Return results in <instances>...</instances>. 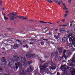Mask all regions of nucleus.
Listing matches in <instances>:
<instances>
[{"label": "nucleus", "instance_id": "nucleus-21", "mask_svg": "<svg viewBox=\"0 0 75 75\" xmlns=\"http://www.w3.org/2000/svg\"><path fill=\"white\" fill-rule=\"evenodd\" d=\"M63 57L66 60H67V56H66V55H63Z\"/></svg>", "mask_w": 75, "mask_h": 75}, {"label": "nucleus", "instance_id": "nucleus-34", "mask_svg": "<svg viewBox=\"0 0 75 75\" xmlns=\"http://www.w3.org/2000/svg\"><path fill=\"white\" fill-rule=\"evenodd\" d=\"M55 54L56 55H58V52H56L55 53Z\"/></svg>", "mask_w": 75, "mask_h": 75}, {"label": "nucleus", "instance_id": "nucleus-27", "mask_svg": "<svg viewBox=\"0 0 75 75\" xmlns=\"http://www.w3.org/2000/svg\"><path fill=\"white\" fill-rule=\"evenodd\" d=\"M51 55L52 57H52H53L54 56V53L53 52L52 53Z\"/></svg>", "mask_w": 75, "mask_h": 75}, {"label": "nucleus", "instance_id": "nucleus-49", "mask_svg": "<svg viewBox=\"0 0 75 75\" xmlns=\"http://www.w3.org/2000/svg\"><path fill=\"white\" fill-rule=\"evenodd\" d=\"M0 71H2L3 69H2V68H0Z\"/></svg>", "mask_w": 75, "mask_h": 75}, {"label": "nucleus", "instance_id": "nucleus-4", "mask_svg": "<svg viewBox=\"0 0 75 75\" xmlns=\"http://www.w3.org/2000/svg\"><path fill=\"white\" fill-rule=\"evenodd\" d=\"M21 62H23V61H24V62H23V66H24V67L26 66L27 64H26V62H27V61H26L25 58L24 57H21Z\"/></svg>", "mask_w": 75, "mask_h": 75}, {"label": "nucleus", "instance_id": "nucleus-41", "mask_svg": "<svg viewBox=\"0 0 75 75\" xmlns=\"http://www.w3.org/2000/svg\"><path fill=\"white\" fill-rule=\"evenodd\" d=\"M57 75H60V74H59V72H57Z\"/></svg>", "mask_w": 75, "mask_h": 75}, {"label": "nucleus", "instance_id": "nucleus-9", "mask_svg": "<svg viewBox=\"0 0 75 75\" xmlns=\"http://www.w3.org/2000/svg\"><path fill=\"white\" fill-rule=\"evenodd\" d=\"M13 58L14 59L16 60V61H19L20 59L19 57H18L16 55V54L13 55Z\"/></svg>", "mask_w": 75, "mask_h": 75}, {"label": "nucleus", "instance_id": "nucleus-14", "mask_svg": "<svg viewBox=\"0 0 75 75\" xmlns=\"http://www.w3.org/2000/svg\"><path fill=\"white\" fill-rule=\"evenodd\" d=\"M62 48L60 47H59L58 48H57V49L59 51V52H60L61 53V52H62Z\"/></svg>", "mask_w": 75, "mask_h": 75}, {"label": "nucleus", "instance_id": "nucleus-13", "mask_svg": "<svg viewBox=\"0 0 75 75\" xmlns=\"http://www.w3.org/2000/svg\"><path fill=\"white\" fill-rule=\"evenodd\" d=\"M67 37H64L62 39V42H65L67 40Z\"/></svg>", "mask_w": 75, "mask_h": 75}, {"label": "nucleus", "instance_id": "nucleus-62", "mask_svg": "<svg viewBox=\"0 0 75 75\" xmlns=\"http://www.w3.org/2000/svg\"><path fill=\"white\" fill-rule=\"evenodd\" d=\"M19 45H22V44H21V43H20V44H19Z\"/></svg>", "mask_w": 75, "mask_h": 75}, {"label": "nucleus", "instance_id": "nucleus-38", "mask_svg": "<svg viewBox=\"0 0 75 75\" xmlns=\"http://www.w3.org/2000/svg\"><path fill=\"white\" fill-rule=\"evenodd\" d=\"M63 57V56L62 57H60V60H61V59H64V58Z\"/></svg>", "mask_w": 75, "mask_h": 75}, {"label": "nucleus", "instance_id": "nucleus-10", "mask_svg": "<svg viewBox=\"0 0 75 75\" xmlns=\"http://www.w3.org/2000/svg\"><path fill=\"white\" fill-rule=\"evenodd\" d=\"M67 55H68V56H70V55H71L72 54V53L71 51L68 50L67 52Z\"/></svg>", "mask_w": 75, "mask_h": 75}, {"label": "nucleus", "instance_id": "nucleus-22", "mask_svg": "<svg viewBox=\"0 0 75 75\" xmlns=\"http://www.w3.org/2000/svg\"><path fill=\"white\" fill-rule=\"evenodd\" d=\"M67 25L68 24L67 23H66L64 24V25H61V26H62V27H65L66 26H67Z\"/></svg>", "mask_w": 75, "mask_h": 75}, {"label": "nucleus", "instance_id": "nucleus-20", "mask_svg": "<svg viewBox=\"0 0 75 75\" xmlns=\"http://www.w3.org/2000/svg\"><path fill=\"white\" fill-rule=\"evenodd\" d=\"M74 38V36H72L71 37H70V38L69 39V40L70 41H71L72 40V38Z\"/></svg>", "mask_w": 75, "mask_h": 75}, {"label": "nucleus", "instance_id": "nucleus-59", "mask_svg": "<svg viewBox=\"0 0 75 75\" xmlns=\"http://www.w3.org/2000/svg\"><path fill=\"white\" fill-rule=\"evenodd\" d=\"M23 47H24V48H25V45H23Z\"/></svg>", "mask_w": 75, "mask_h": 75}, {"label": "nucleus", "instance_id": "nucleus-23", "mask_svg": "<svg viewBox=\"0 0 75 75\" xmlns=\"http://www.w3.org/2000/svg\"><path fill=\"white\" fill-rule=\"evenodd\" d=\"M4 19L5 20H8V18L7 17H6V16H4Z\"/></svg>", "mask_w": 75, "mask_h": 75}, {"label": "nucleus", "instance_id": "nucleus-16", "mask_svg": "<svg viewBox=\"0 0 75 75\" xmlns=\"http://www.w3.org/2000/svg\"><path fill=\"white\" fill-rule=\"evenodd\" d=\"M18 45L17 44H15L14 46H13V48L14 49H16L17 48H18Z\"/></svg>", "mask_w": 75, "mask_h": 75}, {"label": "nucleus", "instance_id": "nucleus-57", "mask_svg": "<svg viewBox=\"0 0 75 75\" xmlns=\"http://www.w3.org/2000/svg\"><path fill=\"white\" fill-rule=\"evenodd\" d=\"M45 58H48V57H46V56H45Z\"/></svg>", "mask_w": 75, "mask_h": 75}, {"label": "nucleus", "instance_id": "nucleus-54", "mask_svg": "<svg viewBox=\"0 0 75 75\" xmlns=\"http://www.w3.org/2000/svg\"><path fill=\"white\" fill-rule=\"evenodd\" d=\"M33 44V42H30V44Z\"/></svg>", "mask_w": 75, "mask_h": 75}, {"label": "nucleus", "instance_id": "nucleus-26", "mask_svg": "<svg viewBox=\"0 0 75 75\" xmlns=\"http://www.w3.org/2000/svg\"><path fill=\"white\" fill-rule=\"evenodd\" d=\"M74 21H72V22H71V24L70 25V27H72V22H74Z\"/></svg>", "mask_w": 75, "mask_h": 75}, {"label": "nucleus", "instance_id": "nucleus-18", "mask_svg": "<svg viewBox=\"0 0 75 75\" xmlns=\"http://www.w3.org/2000/svg\"><path fill=\"white\" fill-rule=\"evenodd\" d=\"M55 1L57 3H61V2H62L61 0H55Z\"/></svg>", "mask_w": 75, "mask_h": 75}, {"label": "nucleus", "instance_id": "nucleus-39", "mask_svg": "<svg viewBox=\"0 0 75 75\" xmlns=\"http://www.w3.org/2000/svg\"><path fill=\"white\" fill-rule=\"evenodd\" d=\"M40 43L42 45H44V42H41Z\"/></svg>", "mask_w": 75, "mask_h": 75}, {"label": "nucleus", "instance_id": "nucleus-28", "mask_svg": "<svg viewBox=\"0 0 75 75\" xmlns=\"http://www.w3.org/2000/svg\"><path fill=\"white\" fill-rule=\"evenodd\" d=\"M31 63H32V61L28 62V64L29 65H30V64H31Z\"/></svg>", "mask_w": 75, "mask_h": 75}, {"label": "nucleus", "instance_id": "nucleus-32", "mask_svg": "<svg viewBox=\"0 0 75 75\" xmlns=\"http://www.w3.org/2000/svg\"><path fill=\"white\" fill-rule=\"evenodd\" d=\"M2 55H6V52H2L1 53Z\"/></svg>", "mask_w": 75, "mask_h": 75}, {"label": "nucleus", "instance_id": "nucleus-56", "mask_svg": "<svg viewBox=\"0 0 75 75\" xmlns=\"http://www.w3.org/2000/svg\"><path fill=\"white\" fill-rule=\"evenodd\" d=\"M40 21V23H43V21Z\"/></svg>", "mask_w": 75, "mask_h": 75}, {"label": "nucleus", "instance_id": "nucleus-6", "mask_svg": "<svg viewBox=\"0 0 75 75\" xmlns=\"http://www.w3.org/2000/svg\"><path fill=\"white\" fill-rule=\"evenodd\" d=\"M34 71V67L32 66H30L26 70V72H31Z\"/></svg>", "mask_w": 75, "mask_h": 75}, {"label": "nucleus", "instance_id": "nucleus-42", "mask_svg": "<svg viewBox=\"0 0 75 75\" xmlns=\"http://www.w3.org/2000/svg\"><path fill=\"white\" fill-rule=\"evenodd\" d=\"M43 23H44L45 24H47L48 23H47L46 22H43Z\"/></svg>", "mask_w": 75, "mask_h": 75}, {"label": "nucleus", "instance_id": "nucleus-40", "mask_svg": "<svg viewBox=\"0 0 75 75\" xmlns=\"http://www.w3.org/2000/svg\"><path fill=\"white\" fill-rule=\"evenodd\" d=\"M57 34H58L57 36H59V35H60V33H57Z\"/></svg>", "mask_w": 75, "mask_h": 75}, {"label": "nucleus", "instance_id": "nucleus-64", "mask_svg": "<svg viewBox=\"0 0 75 75\" xmlns=\"http://www.w3.org/2000/svg\"><path fill=\"white\" fill-rule=\"evenodd\" d=\"M41 50L40 49V50H39V51H41Z\"/></svg>", "mask_w": 75, "mask_h": 75}, {"label": "nucleus", "instance_id": "nucleus-63", "mask_svg": "<svg viewBox=\"0 0 75 75\" xmlns=\"http://www.w3.org/2000/svg\"><path fill=\"white\" fill-rule=\"evenodd\" d=\"M54 74H56V71L54 72Z\"/></svg>", "mask_w": 75, "mask_h": 75}, {"label": "nucleus", "instance_id": "nucleus-30", "mask_svg": "<svg viewBox=\"0 0 75 75\" xmlns=\"http://www.w3.org/2000/svg\"><path fill=\"white\" fill-rule=\"evenodd\" d=\"M63 9L64 10H67V7L65 6H64Z\"/></svg>", "mask_w": 75, "mask_h": 75}, {"label": "nucleus", "instance_id": "nucleus-12", "mask_svg": "<svg viewBox=\"0 0 75 75\" xmlns=\"http://www.w3.org/2000/svg\"><path fill=\"white\" fill-rule=\"evenodd\" d=\"M60 58H61V57L60 56H57L56 58V61L58 62V61H60Z\"/></svg>", "mask_w": 75, "mask_h": 75}, {"label": "nucleus", "instance_id": "nucleus-19", "mask_svg": "<svg viewBox=\"0 0 75 75\" xmlns=\"http://www.w3.org/2000/svg\"><path fill=\"white\" fill-rule=\"evenodd\" d=\"M52 66H53L54 65H55V63H53V62H52V61H51V63L50 64Z\"/></svg>", "mask_w": 75, "mask_h": 75}, {"label": "nucleus", "instance_id": "nucleus-1", "mask_svg": "<svg viewBox=\"0 0 75 75\" xmlns=\"http://www.w3.org/2000/svg\"><path fill=\"white\" fill-rule=\"evenodd\" d=\"M14 64V60L13 59H11L9 61V64H8V66L10 67L11 69H13L14 71H15V69H17L18 68V66L19 67V72H22V73L21 74V75H25V70L24 69H21V67L23 66V65L20 62H18V63H15L16 66H13V65Z\"/></svg>", "mask_w": 75, "mask_h": 75}, {"label": "nucleus", "instance_id": "nucleus-25", "mask_svg": "<svg viewBox=\"0 0 75 75\" xmlns=\"http://www.w3.org/2000/svg\"><path fill=\"white\" fill-rule=\"evenodd\" d=\"M68 46L69 47H72V45L71 43Z\"/></svg>", "mask_w": 75, "mask_h": 75}, {"label": "nucleus", "instance_id": "nucleus-33", "mask_svg": "<svg viewBox=\"0 0 75 75\" xmlns=\"http://www.w3.org/2000/svg\"><path fill=\"white\" fill-rule=\"evenodd\" d=\"M71 1H72V0H70V1H68L69 4H71Z\"/></svg>", "mask_w": 75, "mask_h": 75}, {"label": "nucleus", "instance_id": "nucleus-2", "mask_svg": "<svg viewBox=\"0 0 75 75\" xmlns=\"http://www.w3.org/2000/svg\"><path fill=\"white\" fill-rule=\"evenodd\" d=\"M51 62H48V63H45L44 64V67H41V69L42 71L43 70H44V69H45V73H47V74H50V72H51V69L52 70H55V68H54L53 67H50L49 68V69H48V68H46V67H48V65H49V64H50Z\"/></svg>", "mask_w": 75, "mask_h": 75}, {"label": "nucleus", "instance_id": "nucleus-5", "mask_svg": "<svg viewBox=\"0 0 75 75\" xmlns=\"http://www.w3.org/2000/svg\"><path fill=\"white\" fill-rule=\"evenodd\" d=\"M26 56L27 58H31V57H34L35 55L34 54H30L29 53H27Z\"/></svg>", "mask_w": 75, "mask_h": 75}, {"label": "nucleus", "instance_id": "nucleus-55", "mask_svg": "<svg viewBox=\"0 0 75 75\" xmlns=\"http://www.w3.org/2000/svg\"><path fill=\"white\" fill-rule=\"evenodd\" d=\"M4 9H5V8H2V10H4Z\"/></svg>", "mask_w": 75, "mask_h": 75}, {"label": "nucleus", "instance_id": "nucleus-3", "mask_svg": "<svg viewBox=\"0 0 75 75\" xmlns=\"http://www.w3.org/2000/svg\"><path fill=\"white\" fill-rule=\"evenodd\" d=\"M60 69H61L62 71H64V73H65V70L67 69H69L70 67L67 66H64V65H62L60 67Z\"/></svg>", "mask_w": 75, "mask_h": 75}, {"label": "nucleus", "instance_id": "nucleus-37", "mask_svg": "<svg viewBox=\"0 0 75 75\" xmlns=\"http://www.w3.org/2000/svg\"><path fill=\"white\" fill-rule=\"evenodd\" d=\"M67 15H68V14L67 13H66L64 14V17H66V16H67Z\"/></svg>", "mask_w": 75, "mask_h": 75}, {"label": "nucleus", "instance_id": "nucleus-7", "mask_svg": "<svg viewBox=\"0 0 75 75\" xmlns=\"http://www.w3.org/2000/svg\"><path fill=\"white\" fill-rule=\"evenodd\" d=\"M13 16L12 17H11V20H15V18H14V16H15V14L14 13H11L9 14L7 16Z\"/></svg>", "mask_w": 75, "mask_h": 75}, {"label": "nucleus", "instance_id": "nucleus-61", "mask_svg": "<svg viewBox=\"0 0 75 75\" xmlns=\"http://www.w3.org/2000/svg\"><path fill=\"white\" fill-rule=\"evenodd\" d=\"M57 23H59V22L58 21L57 22Z\"/></svg>", "mask_w": 75, "mask_h": 75}, {"label": "nucleus", "instance_id": "nucleus-47", "mask_svg": "<svg viewBox=\"0 0 75 75\" xmlns=\"http://www.w3.org/2000/svg\"><path fill=\"white\" fill-rule=\"evenodd\" d=\"M58 29H55V31H58Z\"/></svg>", "mask_w": 75, "mask_h": 75}, {"label": "nucleus", "instance_id": "nucleus-46", "mask_svg": "<svg viewBox=\"0 0 75 75\" xmlns=\"http://www.w3.org/2000/svg\"><path fill=\"white\" fill-rule=\"evenodd\" d=\"M16 41H18V42H20V40H16Z\"/></svg>", "mask_w": 75, "mask_h": 75}, {"label": "nucleus", "instance_id": "nucleus-60", "mask_svg": "<svg viewBox=\"0 0 75 75\" xmlns=\"http://www.w3.org/2000/svg\"><path fill=\"white\" fill-rule=\"evenodd\" d=\"M3 16H5V15H6V14H5V13H4V14H3Z\"/></svg>", "mask_w": 75, "mask_h": 75}, {"label": "nucleus", "instance_id": "nucleus-58", "mask_svg": "<svg viewBox=\"0 0 75 75\" xmlns=\"http://www.w3.org/2000/svg\"><path fill=\"white\" fill-rule=\"evenodd\" d=\"M58 4V5H60V4H60V3H59V4Z\"/></svg>", "mask_w": 75, "mask_h": 75}, {"label": "nucleus", "instance_id": "nucleus-11", "mask_svg": "<svg viewBox=\"0 0 75 75\" xmlns=\"http://www.w3.org/2000/svg\"><path fill=\"white\" fill-rule=\"evenodd\" d=\"M18 18H20V19H25V20H26L27 19H28V18L27 17H24V16H21V17L20 16H19L18 17Z\"/></svg>", "mask_w": 75, "mask_h": 75}, {"label": "nucleus", "instance_id": "nucleus-8", "mask_svg": "<svg viewBox=\"0 0 75 75\" xmlns=\"http://www.w3.org/2000/svg\"><path fill=\"white\" fill-rule=\"evenodd\" d=\"M2 58L3 59H2L1 61L2 62L3 64L5 65L6 64V60L4 59L5 58L4 57H3Z\"/></svg>", "mask_w": 75, "mask_h": 75}, {"label": "nucleus", "instance_id": "nucleus-29", "mask_svg": "<svg viewBox=\"0 0 75 75\" xmlns=\"http://www.w3.org/2000/svg\"><path fill=\"white\" fill-rule=\"evenodd\" d=\"M75 51V49L74 47H73L71 49V51Z\"/></svg>", "mask_w": 75, "mask_h": 75}, {"label": "nucleus", "instance_id": "nucleus-35", "mask_svg": "<svg viewBox=\"0 0 75 75\" xmlns=\"http://www.w3.org/2000/svg\"><path fill=\"white\" fill-rule=\"evenodd\" d=\"M40 61L41 63H44V62H45L44 61H42V60H41V59H40Z\"/></svg>", "mask_w": 75, "mask_h": 75}, {"label": "nucleus", "instance_id": "nucleus-15", "mask_svg": "<svg viewBox=\"0 0 75 75\" xmlns=\"http://www.w3.org/2000/svg\"><path fill=\"white\" fill-rule=\"evenodd\" d=\"M59 31L60 33H62V31H65V29L64 28H61L59 29Z\"/></svg>", "mask_w": 75, "mask_h": 75}, {"label": "nucleus", "instance_id": "nucleus-36", "mask_svg": "<svg viewBox=\"0 0 75 75\" xmlns=\"http://www.w3.org/2000/svg\"><path fill=\"white\" fill-rule=\"evenodd\" d=\"M65 19H63L62 20V22H65Z\"/></svg>", "mask_w": 75, "mask_h": 75}, {"label": "nucleus", "instance_id": "nucleus-45", "mask_svg": "<svg viewBox=\"0 0 75 75\" xmlns=\"http://www.w3.org/2000/svg\"><path fill=\"white\" fill-rule=\"evenodd\" d=\"M2 3V1H0V4H1Z\"/></svg>", "mask_w": 75, "mask_h": 75}, {"label": "nucleus", "instance_id": "nucleus-51", "mask_svg": "<svg viewBox=\"0 0 75 75\" xmlns=\"http://www.w3.org/2000/svg\"><path fill=\"white\" fill-rule=\"evenodd\" d=\"M54 37L55 38H57L56 37V35H54Z\"/></svg>", "mask_w": 75, "mask_h": 75}, {"label": "nucleus", "instance_id": "nucleus-24", "mask_svg": "<svg viewBox=\"0 0 75 75\" xmlns=\"http://www.w3.org/2000/svg\"><path fill=\"white\" fill-rule=\"evenodd\" d=\"M72 33H70L69 35H68L67 37L68 38H69L70 36H72Z\"/></svg>", "mask_w": 75, "mask_h": 75}, {"label": "nucleus", "instance_id": "nucleus-50", "mask_svg": "<svg viewBox=\"0 0 75 75\" xmlns=\"http://www.w3.org/2000/svg\"><path fill=\"white\" fill-rule=\"evenodd\" d=\"M44 41H47V39H44Z\"/></svg>", "mask_w": 75, "mask_h": 75}, {"label": "nucleus", "instance_id": "nucleus-52", "mask_svg": "<svg viewBox=\"0 0 75 75\" xmlns=\"http://www.w3.org/2000/svg\"><path fill=\"white\" fill-rule=\"evenodd\" d=\"M65 13H68V11H65Z\"/></svg>", "mask_w": 75, "mask_h": 75}, {"label": "nucleus", "instance_id": "nucleus-44", "mask_svg": "<svg viewBox=\"0 0 75 75\" xmlns=\"http://www.w3.org/2000/svg\"><path fill=\"white\" fill-rule=\"evenodd\" d=\"M48 34H49V35H51L52 33H48Z\"/></svg>", "mask_w": 75, "mask_h": 75}, {"label": "nucleus", "instance_id": "nucleus-53", "mask_svg": "<svg viewBox=\"0 0 75 75\" xmlns=\"http://www.w3.org/2000/svg\"><path fill=\"white\" fill-rule=\"evenodd\" d=\"M48 23H49L50 24H52V23H50V22H49Z\"/></svg>", "mask_w": 75, "mask_h": 75}, {"label": "nucleus", "instance_id": "nucleus-48", "mask_svg": "<svg viewBox=\"0 0 75 75\" xmlns=\"http://www.w3.org/2000/svg\"><path fill=\"white\" fill-rule=\"evenodd\" d=\"M62 5H63V6H65V4H62Z\"/></svg>", "mask_w": 75, "mask_h": 75}, {"label": "nucleus", "instance_id": "nucleus-31", "mask_svg": "<svg viewBox=\"0 0 75 75\" xmlns=\"http://www.w3.org/2000/svg\"><path fill=\"white\" fill-rule=\"evenodd\" d=\"M47 1L48 2H49V3H52V1H51V0H47Z\"/></svg>", "mask_w": 75, "mask_h": 75}, {"label": "nucleus", "instance_id": "nucleus-17", "mask_svg": "<svg viewBox=\"0 0 75 75\" xmlns=\"http://www.w3.org/2000/svg\"><path fill=\"white\" fill-rule=\"evenodd\" d=\"M67 50H64L63 51V55H65V53L67 52Z\"/></svg>", "mask_w": 75, "mask_h": 75}, {"label": "nucleus", "instance_id": "nucleus-43", "mask_svg": "<svg viewBox=\"0 0 75 75\" xmlns=\"http://www.w3.org/2000/svg\"><path fill=\"white\" fill-rule=\"evenodd\" d=\"M25 47H26L27 48H28V46H27V45H25Z\"/></svg>", "mask_w": 75, "mask_h": 75}]
</instances>
